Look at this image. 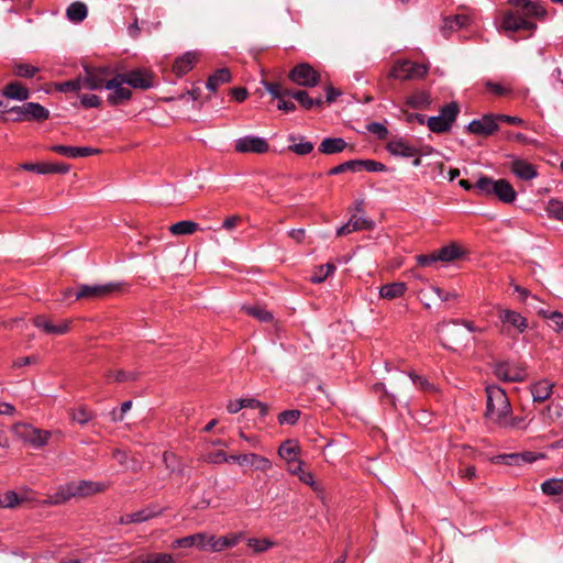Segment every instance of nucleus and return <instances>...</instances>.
I'll return each mask as SVG.
<instances>
[{"label":"nucleus","mask_w":563,"mask_h":563,"mask_svg":"<svg viewBox=\"0 0 563 563\" xmlns=\"http://www.w3.org/2000/svg\"><path fill=\"white\" fill-rule=\"evenodd\" d=\"M69 324L70 321L64 320L60 321L58 324H54L49 320H42L40 321L37 319V328H42L47 334H54V335H62L69 331Z\"/></svg>","instance_id":"obj_29"},{"label":"nucleus","mask_w":563,"mask_h":563,"mask_svg":"<svg viewBox=\"0 0 563 563\" xmlns=\"http://www.w3.org/2000/svg\"><path fill=\"white\" fill-rule=\"evenodd\" d=\"M13 73L19 77L31 78L35 75V67L30 64L15 63L13 65Z\"/></svg>","instance_id":"obj_56"},{"label":"nucleus","mask_w":563,"mask_h":563,"mask_svg":"<svg viewBox=\"0 0 563 563\" xmlns=\"http://www.w3.org/2000/svg\"><path fill=\"white\" fill-rule=\"evenodd\" d=\"M439 258H437V252L430 253V254H421L417 256V263L420 266H432L433 264L438 263Z\"/></svg>","instance_id":"obj_61"},{"label":"nucleus","mask_w":563,"mask_h":563,"mask_svg":"<svg viewBox=\"0 0 563 563\" xmlns=\"http://www.w3.org/2000/svg\"><path fill=\"white\" fill-rule=\"evenodd\" d=\"M114 75L113 69L108 66L95 67L85 65L84 74L81 75L84 88L89 90L107 89L109 81L112 80Z\"/></svg>","instance_id":"obj_7"},{"label":"nucleus","mask_w":563,"mask_h":563,"mask_svg":"<svg viewBox=\"0 0 563 563\" xmlns=\"http://www.w3.org/2000/svg\"><path fill=\"white\" fill-rule=\"evenodd\" d=\"M365 169L371 173L385 172L386 166L377 161L373 159H360V170Z\"/></svg>","instance_id":"obj_57"},{"label":"nucleus","mask_w":563,"mask_h":563,"mask_svg":"<svg viewBox=\"0 0 563 563\" xmlns=\"http://www.w3.org/2000/svg\"><path fill=\"white\" fill-rule=\"evenodd\" d=\"M406 104L417 110H424L430 107L431 97L429 92L424 90H418L407 97Z\"/></svg>","instance_id":"obj_28"},{"label":"nucleus","mask_w":563,"mask_h":563,"mask_svg":"<svg viewBox=\"0 0 563 563\" xmlns=\"http://www.w3.org/2000/svg\"><path fill=\"white\" fill-rule=\"evenodd\" d=\"M93 417L95 415L86 406H80L71 412V419L79 424L88 423Z\"/></svg>","instance_id":"obj_46"},{"label":"nucleus","mask_w":563,"mask_h":563,"mask_svg":"<svg viewBox=\"0 0 563 563\" xmlns=\"http://www.w3.org/2000/svg\"><path fill=\"white\" fill-rule=\"evenodd\" d=\"M510 5L501 14L500 29L507 33L528 32L531 36L538 29L536 20H544L547 9L538 1L508 0Z\"/></svg>","instance_id":"obj_1"},{"label":"nucleus","mask_w":563,"mask_h":563,"mask_svg":"<svg viewBox=\"0 0 563 563\" xmlns=\"http://www.w3.org/2000/svg\"><path fill=\"white\" fill-rule=\"evenodd\" d=\"M498 122L496 114H484L479 119L471 121L467 125L468 132L475 135L488 136L498 130Z\"/></svg>","instance_id":"obj_16"},{"label":"nucleus","mask_w":563,"mask_h":563,"mask_svg":"<svg viewBox=\"0 0 563 563\" xmlns=\"http://www.w3.org/2000/svg\"><path fill=\"white\" fill-rule=\"evenodd\" d=\"M374 225L372 220H368L362 213H354L350 220L336 229V235H346L355 231L369 230Z\"/></svg>","instance_id":"obj_17"},{"label":"nucleus","mask_w":563,"mask_h":563,"mask_svg":"<svg viewBox=\"0 0 563 563\" xmlns=\"http://www.w3.org/2000/svg\"><path fill=\"white\" fill-rule=\"evenodd\" d=\"M286 98L287 97H282L278 99L277 109L285 112H294L296 110V104Z\"/></svg>","instance_id":"obj_64"},{"label":"nucleus","mask_w":563,"mask_h":563,"mask_svg":"<svg viewBox=\"0 0 563 563\" xmlns=\"http://www.w3.org/2000/svg\"><path fill=\"white\" fill-rule=\"evenodd\" d=\"M80 103L84 108H98L100 106V98L97 95H81Z\"/></svg>","instance_id":"obj_60"},{"label":"nucleus","mask_w":563,"mask_h":563,"mask_svg":"<svg viewBox=\"0 0 563 563\" xmlns=\"http://www.w3.org/2000/svg\"><path fill=\"white\" fill-rule=\"evenodd\" d=\"M243 538V532L228 533L222 537L198 532L176 539L172 543V549L197 548L200 551L222 552L225 549L235 547Z\"/></svg>","instance_id":"obj_3"},{"label":"nucleus","mask_w":563,"mask_h":563,"mask_svg":"<svg viewBox=\"0 0 563 563\" xmlns=\"http://www.w3.org/2000/svg\"><path fill=\"white\" fill-rule=\"evenodd\" d=\"M135 523H142L150 519L156 518L163 514V508L155 505L146 506L139 511L132 512Z\"/></svg>","instance_id":"obj_33"},{"label":"nucleus","mask_w":563,"mask_h":563,"mask_svg":"<svg viewBox=\"0 0 563 563\" xmlns=\"http://www.w3.org/2000/svg\"><path fill=\"white\" fill-rule=\"evenodd\" d=\"M250 465L254 467L256 471L266 472L272 468V462L262 455L251 453Z\"/></svg>","instance_id":"obj_50"},{"label":"nucleus","mask_w":563,"mask_h":563,"mask_svg":"<svg viewBox=\"0 0 563 563\" xmlns=\"http://www.w3.org/2000/svg\"><path fill=\"white\" fill-rule=\"evenodd\" d=\"M273 541H271L269 539H256V538H251L247 540V545L253 549L254 552L256 553H262V552H265L267 551L268 549H271L273 547Z\"/></svg>","instance_id":"obj_53"},{"label":"nucleus","mask_w":563,"mask_h":563,"mask_svg":"<svg viewBox=\"0 0 563 563\" xmlns=\"http://www.w3.org/2000/svg\"><path fill=\"white\" fill-rule=\"evenodd\" d=\"M541 490L548 496L563 495V479H548L541 484Z\"/></svg>","instance_id":"obj_39"},{"label":"nucleus","mask_w":563,"mask_h":563,"mask_svg":"<svg viewBox=\"0 0 563 563\" xmlns=\"http://www.w3.org/2000/svg\"><path fill=\"white\" fill-rule=\"evenodd\" d=\"M485 87L495 96L503 97L508 96L512 92V88L507 85H503L500 82H495L493 80H486Z\"/></svg>","instance_id":"obj_49"},{"label":"nucleus","mask_w":563,"mask_h":563,"mask_svg":"<svg viewBox=\"0 0 563 563\" xmlns=\"http://www.w3.org/2000/svg\"><path fill=\"white\" fill-rule=\"evenodd\" d=\"M131 407H132V401L126 400V401L122 402L120 410L113 409L111 411L112 421H114V422L122 421L124 418V415L131 409Z\"/></svg>","instance_id":"obj_59"},{"label":"nucleus","mask_w":563,"mask_h":563,"mask_svg":"<svg viewBox=\"0 0 563 563\" xmlns=\"http://www.w3.org/2000/svg\"><path fill=\"white\" fill-rule=\"evenodd\" d=\"M301 412L297 409L285 410L278 415V422L280 424L294 426L298 422Z\"/></svg>","instance_id":"obj_51"},{"label":"nucleus","mask_w":563,"mask_h":563,"mask_svg":"<svg viewBox=\"0 0 563 563\" xmlns=\"http://www.w3.org/2000/svg\"><path fill=\"white\" fill-rule=\"evenodd\" d=\"M241 400L243 408L258 409L261 417H265L268 413L267 405L255 398H241Z\"/></svg>","instance_id":"obj_55"},{"label":"nucleus","mask_w":563,"mask_h":563,"mask_svg":"<svg viewBox=\"0 0 563 563\" xmlns=\"http://www.w3.org/2000/svg\"><path fill=\"white\" fill-rule=\"evenodd\" d=\"M234 150L243 154H264L268 152L269 143L257 135H245L235 140Z\"/></svg>","instance_id":"obj_12"},{"label":"nucleus","mask_w":563,"mask_h":563,"mask_svg":"<svg viewBox=\"0 0 563 563\" xmlns=\"http://www.w3.org/2000/svg\"><path fill=\"white\" fill-rule=\"evenodd\" d=\"M288 78L298 86L316 87L321 80V75L310 64L300 63L289 71Z\"/></svg>","instance_id":"obj_10"},{"label":"nucleus","mask_w":563,"mask_h":563,"mask_svg":"<svg viewBox=\"0 0 563 563\" xmlns=\"http://www.w3.org/2000/svg\"><path fill=\"white\" fill-rule=\"evenodd\" d=\"M296 140L295 135L289 136V141L294 143L289 146V151L300 156L308 155L313 151V143L307 141L306 137L301 136L298 143H295Z\"/></svg>","instance_id":"obj_37"},{"label":"nucleus","mask_w":563,"mask_h":563,"mask_svg":"<svg viewBox=\"0 0 563 563\" xmlns=\"http://www.w3.org/2000/svg\"><path fill=\"white\" fill-rule=\"evenodd\" d=\"M494 374L504 382H522L527 377L526 368L511 362H500L494 367Z\"/></svg>","instance_id":"obj_14"},{"label":"nucleus","mask_w":563,"mask_h":563,"mask_svg":"<svg viewBox=\"0 0 563 563\" xmlns=\"http://www.w3.org/2000/svg\"><path fill=\"white\" fill-rule=\"evenodd\" d=\"M200 229L199 223L191 220H183L170 225L169 232L174 235H189Z\"/></svg>","instance_id":"obj_32"},{"label":"nucleus","mask_w":563,"mask_h":563,"mask_svg":"<svg viewBox=\"0 0 563 563\" xmlns=\"http://www.w3.org/2000/svg\"><path fill=\"white\" fill-rule=\"evenodd\" d=\"M295 99L299 106L305 110H311L312 108H321L324 103L321 95L311 97L308 91L301 89H291L289 97Z\"/></svg>","instance_id":"obj_19"},{"label":"nucleus","mask_w":563,"mask_h":563,"mask_svg":"<svg viewBox=\"0 0 563 563\" xmlns=\"http://www.w3.org/2000/svg\"><path fill=\"white\" fill-rule=\"evenodd\" d=\"M70 166L65 163H37V174H67Z\"/></svg>","instance_id":"obj_36"},{"label":"nucleus","mask_w":563,"mask_h":563,"mask_svg":"<svg viewBox=\"0 0 563 563\" xmlns=\"http://www.w3.org/2000/svg\"><path fill=\"white\" fill-rule=\"evenodd\" d=\"M121 77L122 76L120 74H115L112 80L109 81V86H107V90H110L108 95V102L111 106L123 104L132 97L131 89L124 86L126 82L121 81Z\"/></svg>","instance_id":"obj_15"},{"label":"nucleus","mask_w":563,"mask_h":563,"mask_svg":"<svg viewBox=\"0 0 563 563\" xmlns=\"http://www.w3.org/2000/svg\"><path fill=\"white\" fill-rule=\"evenodd\" d=\"M119 289V285L109 283L104 285H79L76 290V299H100Z\"/></svg>","instance_id":"obj_13"},{"label":"nucleus","mask_w":563,"mask_h":563,"mask_svg":"<svg viewBox=\"0 0 563 563\" xmlns=\"http://www.w3.org/2000/svg\"><path fill=\"white\" fill-rule=\"evenodd\" d=\"M57 89L62 92L78 91L80 89H84L81 75L75 79L58 84Z\"/></svg>","instance_id":"obj_54"},{"label":"nucleus","mask_w":563,"mask_h":563,"mask_svg":"<svg viewBox=\"0 0 563 563\" xmlns=\"http://www.w3.org/2000/svg\"><path fill=\"white\" fill-rule=\"evenodd\" d=\"M139 377L137 372H125V371H117L113 373V378L115 382L122 383L128 380H135Z\"/></svg>","instance_id":"obj_62"},{"label":"nucleus","mask_w":563,"mask_h":563,"mask_svg":"<svg viewBox=\"0 0 563 563\" xmlns=\"http://www.w3.org/2000/svg\"><path fill=\"white\" fill-rule=\"evenodd\" d=\"M428 73L424 64L411 62L409 59L397 60L390 71L389 77L397 80H415L423 78Z\"/></svg>","instance_id":"obj_8"},{"label":"nucleus","mask_w":563,"mask_h":563,"mask_svg":"<svg viewBox=\"0 0 563 563\" xmlns=\"http://www.w3.org/2000/svg\"><path fill=\"white\" fill-rule=\"evenodd\" d=\"M461 256H462V251L454 243L445 245L437 251V258H439V262L449 263V262H453L454 260H456Z\"/></svg>","instance_id":"obj_34"},{"label":"nucleus","mask_w":563,"mask_h":563,"mask_svg":"<svg viewBox=\"0 0 563 563\" xmlns=\"http://www.w3.org/2000/svg\"><path fill=\"white\" fill-rule=\"evenodd\" d=\"M544 317L550 320L551 327L556 332H563V313L558 312V311H552L548 314L544 312Z\"/></svg>","instance_id":"obj_58"},{"label":"nucleus","mask_w":563,"mask_h":563,"mask_svg":"<svg viewBox=\"0 0 563 563\" xmlns=\"http://www.w3.org/2000/svg\"><path fill=\"white\" fill-rule=\"evenodd\" d=\"M510 170L521 180H531L538 176L536 167L525 159H514Z\"/></svg>","instance_id":"obj_22"},{"label":"nucleus","mask_w":563,"mask_h":563,"mask_svg":"<svg viewBox=\"0 0 563 563\" xmlns=\"http://www.w3.org/2000/svg\"><path fill=\"white\" fill-rule=\"evenodd\" d=\"M231 80V74L228 68L218 69L207 80V88L210 91H217V89Z\"/></svg>","instance_id":"obj_31"},{"label":"nucleus","mask_w":563,"mask_h":563,"mask_svg":"<svg viewBox=\"0 0 563 563\" xmlns=\"http://www.w3.org/2000/svg\"><path fill=\"white\" fill-rule=\"evenodd\" d=\"M120 75L121 81L134 89L147 90L155 86V76L147 69L139 68Z\"/></svg>","instance_id":"obj_11"},{"label":"nucleus","mask_w":563,"mask_h":563,"mask_svg":"<svg viewBox=\"0 0 563 563\" xmlns=\"http://www.w3.org/2000/svg\"><path fill=\"white\" fill-rule=\"evenodd\" d=\"M88 9L84 2L76 1L68 5L66 15L69 21L79 23L87 18Z\"/></svg>","instance_id":"obj_30"},{"label":"nucleus","mask_w":563,"mask_h":563,"mask_svg":"<svg viewBox=\"0 0 563 563\" xmlns=\"http://www.w3.org/2000/svg\"><path fill=\"white\" fill-rule=\"evenodd\" d=\"M8 112L15 113V120L34 119L35 118V102H27L22 107H13Z\"/></svg>","instance_id":"obj_40"},{"label":"nucleus","mask_w":563,"mask_h":563,"mask_svg":"<svg viewBox=\"0 0 563 563\" xmlns=\"http://www.w3.org/2000/svg\"><path fill=\"white\" fill-rule=\"evenodd\" d=\"M263 84H264V87L267 90V92L274 99L278 100L282 97H289L291 89L285 88L280 82L264 81Z\"/></svg>","instance_id":"obj_41"},{"label":"nucleus","mask_w":563,"mask_h":563,"mask_svg":"<svg viewBox=\"0 0 563 563\" xmlns=\"http://www.w3.org/2000/svg\"><path fill=\"white\" fill-rule=\"evenodd\" d=\"M486 423L499 429H517L523 422L520 417L512 415V407L506 391L496 385L486 387Z\"/></svg>","instance_id":"obj_2"},{"label":"nucleus","mask_w":563,"mask_h":563,"mask_svg":"<svg viewBox=\"0 0 563 563\" xmlns=\"http://www.w3.org/2000/svg\"><path fill=\"white\" fill-rule=\"evenodd\" d=\"M407 285L402 282L385 284L379 288V297L388 300L400 298L405 295Z\"/></svg>","instance_id":"obj_27"},{"label":"nucleus","mask_w":563,"mask_h":563,"mask_svg":"<svg viewBox=\"0 0 563 563\" xmlns=\"http://www.w3.org/2000/svg\"><path fill=\"white\" fill-rule=\"evenodd\" d=\"M199 59V55L196 52H186L178 58H176L174 65H173V71L178 76L181 77L189 73L194 66L197 64Z\"/></svg>","instance_id":"obj_21"},{"label":"nucleus","mask_w":563,"mask_h":563,"mask_svg":"<svg viewBox=\"0 0 563 563\" xmlns=\"http://www.w3.org/2000/svg\"><path fill=\"white\" fill-rule=\"evenodd\" d=\"M2 96L18 101H24L30 96V90L22 82L14 80L9 82L2 90Z\"/></svg>","instance_id":"obj_23"},{"label":"nucleus","mask_w":563,"mask_h":563,"mask_svg":"<svg viewBox=\"0 0 563 563\" xmlns=\"http://www.w3.org/2000/svg\"><path fill=\"white\" fill-rule=\"evenodd\" d=\"M387 151L393 156L398 157H415L419 154V148L410 145L407 141L402 139L390 141L387 144Z\"/></svg>","instance_id":"obj_20"},{"label":"nucleus","mask_w":563,"mask_h":563,"mask_svg":"<svg viewBox=\"0 0 563 563\" xmlns=\"http://www.w3.org/2000/svg\"><path fill=\"white\" fill-rule=\"evenodd\" d=\"M108 489V485L95 481H73L59 485L56 490L41 503L44 505H62L71 498H86Z\"/></svg>","instance_id":"obj_4"},{"label":"nucleus","mask_w":563,"mask_h":563,"mask_svg":"<svg viewBox=\"0 0 563 563\" xmlns=\"http://www.w3.org/2000/svg\"><path fill=\"white\" fill-rule=\"evenodd\" d=\"M336 269L335 265L332 263H327L324 265L317 266L310 277V280L313 284H320L324 282L328 276L334 273Z\"/></svg>","instance_id":"obj_38"},{"label":"nucleus","mask_w":563,"mask_h":563,"mask_svg":"<svg viewBox=\"0 0 563 563\" xmlns=\"http://www.w3.org/2000/svg\"><path fill=\"white\" fill-rule=\"evenodd\" d=\"M30 499L26 492L16 493L14 490H7L0 494V508H14Z\"/></svg>","instance_id":"obj_25"},{"label":"nucleus","mask_w":563,"mask_h":563,"mask_svg":"<svg viewBox=\"0 0 563 563\" xmlns=\"http://www.w3.org/2000/svg\"><path fill=\"white\" fill-rule=\"evenodd\" d=\"M409 377L411 378L412 384L416 387L420 388L421 390L429 393H435L438 390L437 387L432 383H430L428 378L424 376L410 373Z\"/></svg>","instance_id":"obj_48"},{"label":"nucleus","mask_w":563,"mask_h":563,"mask_svg":"<svg viewBox=\"0 0 563 563\" xmlns=\"http://www.w3.org/2000/svg\"><path fill=\"white\" fill-rule=\"evenodd\" d=\"M345 172H360V159L346 161L331 168L329 175H339Z\"/></svg>","instance_id":"obj_42"},{"label":"nucleus","mask_w":563,"mask_h":563,"mask_svg":"<svg viewBox=\"0 0 563 563\" xmlns=\"http://www.w3.org/2000/svg\"><path fill=\"white\" fill-rule=\"evenodd\" d=\"M217 455H222L223 462H227V463L234 462L240 465H250V461H251V453L227 455L225 452L218 451Z\"/></svg>","instance_id":"obj_52"},{"label":"nucleus","mask_w":563,"mask_h":563,"mask_svg":"<svg viewBox=\"0 0 563 563\" xmlns=\"http://www.w3.org/2000/svg\"><path fill=\"white\" fill-rule=\"evenodd\" d=\"M347 143L342 137H327L319 145V152L325 155H332L343 152Z\"/></svg>","instance_id":"obj_26"},{"label":"nucleus","mask_w":563,"mask_h":563,"mask_svg":"<svg viewBox=\"0 0 563 563\" xmlns=\"http://www.w3.org/2000/svg\"><path fill=\"white\" fill-rule=\"evenodd\" d=\"M545 211L550 218L563 221V201L558 199H550Z\"/></svg>","instance_id":"obj_43"},{"label":"nucleus","mask_w":563,"mask_h":563,"mask_svg":"<svg viewBox=\"0 0 563 563\" xmlns=\"http://www.w3.org/2000/svg\"><path fill=\"white\" fill-rule=\"evenodd\" d=\"M51 150L68 158L87 157L99 153V150L89 146L53 145Z\"/></svg>","instance_id":"obj_18"},{"label":"nucleus","mask_w":563,"mask_h":563,"mask_svg":"<svg viewBox=\"0 0 563 563\" xmlns=\"http://www.w3.org/2000/svg\"><path fill=\"white\" fill-rule=\"evenodd\" d=\"M245 311L260 321L268 322L273 320V314L261 306L245 307Z\"/></svg>","instance_id":"obj_47"},{"label":"nucleus","mask_w":563,"mask_h":563,"mask_svg":"<svg viewBox=\"0 0 563 563\" xmlns=\"http://www.w3.org/2000/svg\"><path fill=\"white\" fill-rule=\"evenodd\" d=\"M470 19L464 14H457L444 20V29L457 31L468 24Z\"/></svg>","instance_id":"obj_44"},{"label":"nucleus","mask_w":563,"mask_h":563,"mask_svg":"<svg viewBox=\"0 0 563 563\" xmlns=\"http://www.w3.org/2000/svg\"><path fill=\"white\" fill-rule=\"evenodd\" d=\"M497 317L500 322V333L510 338L527 331L528 319L518 311L497 307Z\"/></svg>","instance_id":"obj_6"},{"label":"nucleus","mask_w":563,"mask_h":563,"mask_svg":"<svg viewBox=\"0 0 563 563\" xmlns=\"http://www.w3.org/2000/svg\"><path fill=\"white\" fill-rule=\"evenodd\" d=\"M142 563H178L174 555L165 552L150 553Z\"/></svg>","instance_id":"obj_45"},{"label":"nucleus","mask_w":563,"mask_h":563,"mask_svg":"<svg viewBox=\"0 0 563 563\" xmlns=\"http://www.w3.org/2000/svg\"><path fill=\"white\" fill-rule=\"evenodd\" d=\"M476 195L496 197L504 203H512L517 199V191L514 186L504 178L494 179L489 176L482 175L475 183Z\"/></svg>","instance_id":"obj_5"},{"label":"nucleus","mask_w":563,"mask_h":563,"mask_svg":"<svg viewBox=\"0 0 563 563\" xmlns=\"http://www.w3.org/2000/svg\"><path fill=\"white\" fill-rule=\"evenodd\" d=\"M554 385L548 379H541L531 385V395L534 402H543L552 395Z\"/></svg>","instance_id":"obj_24"},{"label":"nucleus","mask_w":563,"mask_h":563,"mask_svg":"<svg viewBox=\"0 0 563 563\" xmlns=\"http://www.w3.org/2000/svg\"><path fill=\"white\" fill-rule=\"evenodd\" d=\"M367 130L371 133L376 134L379 139H384L388 133L387 129L382 123H378V122L369 123L367 125Z\"/></svg>","instance_id":"obj_63"},{"label":"nucleus","mask_w":563,"mask_h":563,"mask_svg":"<svg viewBox=\"0 0 563 563\" xmlns=\"http://www.w3.org/2000/svg\"><path fill=\"white\" fill-rule=\"evenodd\" d=\"M459 114V106L456 102H450L441 108L439 115L427 119V125L431 132H448Z\"/></svg>","instance_id":"obj_9"},{"label":"nucleus","mask_w":563,"mask_h":563,"mask_svg":"<svg viewBox=\"0 0 563 563\" xmlns=\"http://www.w3.org/2000/svg\"><path fill=\"white\" fill-rule=\"evenodd\" d=\"M299 452V446L291 440H286L283 442L278 449V454L282 459H284L287 464H291L296 459V455Z\"/></svg>","instance_id":"obj_35"}]
</instances>
